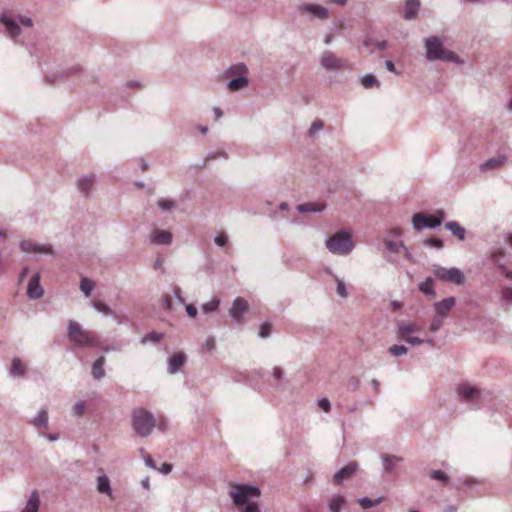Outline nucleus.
<instances>
[{"label":"nucleus","mask_w":512,"mask_h":512,"mask_svg":"<svg viewBox=\"0 0 512 512\" xmlns=\"http://www.w3.org/2000/svg\"><path fill=\"white\" fill-rule=\"evenodd\" d=\"M228 495L233 505L238 510H241L246 505L258 504L254 499H258L261 496V491L256 485L231 482L229 483Z\"/></svg>","instance_id":"1"},{"label":"nucleus","mask_w":512,"mask_h":512,"mask_svg":"<svg viewBox=\"0 0 512 512\" xmlns=\"http://www.w3.org/2000/svg\"><path fill=\"white\" fill-rule=\"evenodd\" d=\"M0 24L4 27V33L7 37H9L16 44H23L24 41L20 38L22 35V28L24 27H32L33 21L30 17L23 15H8L2 14L0 15Z\"/></svg>","instance_id":"2"},{"label":"nucleus","mask_w":512,"mask_h":512,"mask_svg":"<svg viewBox=\"0 0 512 512\" xmlns=\"http://www.w3.org/2000/svg\"><path fill=\"white\" fill-rule=\"evenodd\" d=\"M421 331V326L413 321L399 320L396 323V336L399 340L406 342L407 344L418 346L423 343H427L430 346H434L433 339H423L416 334Z\"/></svg>","instance_id":"3"},{"label":"nucleus","mask_w":512,"mask_h":512,"mask_svg":"<svg viewBox=\"0 0 512 512\" xmlns=\"http://www.w3.org/2000/svg\"><path fill=\"white\" fill-rule=\"evenodd\" d=\"M455 392L458 401L468 405L471 409H478L484 396L483 390L469 381L457 384Z\"/></svg>","instance_id":"4"},{"label":"nucleus","mask_w":512,"mask_h":512,"mask_svg":"<svg viewBox=\"0 0 512 512\" xmlns=\"http://www.w3.org/2000/svg\"><path fill=\"white\" fill-rule=\"evenodd\" d=\"M67 337L77 347H95L99 342L95 333L85 330L74 320L68 321Z\"/></svg>","instance_id":"5"},{"label":"nucleus","mask_w":512,"mask_h":512,"mask_svg":"<svg viewBox=\"0 0 512 512\" xmlns=\"http://www.w3.org/2000/svg\"><path fill=\"white\" fill-rule=\"evenodd\" d=\"M426 58L429 61L457 62L456 54L443 46L442 40L437 36H430L424 41Z\"/></svg>","instance_id":"6"},{"label":"nucleus","mask_w":512,"mask_h":512,"mask_svg":"<svg viewBox=\"0 0 512 512\" xmlns=\"http://www.w3.org/2000/svg\"><path fill=\"white\" fill-rule=\"evenodd\" d=\"M325 245L329 252L334 255L346 256L354 248L351 234L348 231H339L325 240Z\"/></svg>","instance_id":"7"},{"label":"nucleus","mask_w":512,"mask_h":512,"mask_svg":"<svg viewBox=\"0 0 512 512\" xmlns=\"http://www.w3.org/2000/svg\"><path fill=\"white\" fill-rule=\"evenodd\" d=\"M155 426L156 420L151 412L143 408H138L133 411L132 427L140 437L149 436Z\"/></svg>","instance_id":"8"},{"label":"nucleus","mask_w":512,"mask_h":512,"mask_svg":"<svg viewBox=\"0 0 512 512\" xmlns=\"http://www.w3.org/2000/svg\"><path fill=\"white\" fill-rule=\"evenodd\" d=\"M446 213L442 209H437L434 214L427 215L425 213H415L412 216V226L416 231H421L424 228L434 229L441 226Z\"/></svg>","instance_id":"9"},{"label":"nucleus","mask_w":512,"mask_h":512,"mask_svg":"<svg viewBox=\"0 0 512 512\" xmlns=\"http://www.w3.org/2000/svg\"><path fill=\"white\" fill-rule=\"evenodd\" d=\"M433 274L437 279L444 282H450L455 285H462L465 282L464 273L456 267L445 268L441 266H435Z\"/></svg>","instance_id":"10"},{"label":"nucleus","mask_w":512,"mask_h":512,"mask_svg":"<svg viewBox=\"0 0 512 512\" xmlns=\"http://www.w3.org/2000/svg\"><path fill=\"white\" fill-rule=\"evenodd\" d=\"M319 64L326 71H337L349 68V64L346 59L338 57L330 50H325L321 54Z\"/></svg>","instance_id":"11"},{"label":"nucleus","mask_w":512,"mask_h":512,"mask_svg":"<svg viewBox=\"0 0 512 512\" xmlns=\"http://www.w3.org/2000/svg\"><path fill=\"white\" fill-rule=\"evenodd\" d=\"M249 310V303L243 297H236L229 309V316L235 324H242L244 316Z\"/></svg>","instance_id":"12"},{"label":"nucleus","mask_w":512,"mask_h":512,"mask_svg":"<svg viewBox=\"0 0 512 512\" xmlns=\"http://www.w3.org/2000/svg\"><path fill=\"white\" fill-rule=\"evenodd\" d=\"M300 10L309 14L312 18H317L320 20L327 19L330 16L329 10L326 7L318 4L303 3L300 6Z\"/></svg>","instance_id":"13"},{"label":"nucleus","mask_w":512,"mask_h":512,"mask_svg":"<svg viewBox=\"0 0 512 512\" xmlns=\"http://www.w3.org/2000/svg\"><path fill=\"white\" fill-rule=\"evenodd\" d=\"M20 248L25 253H41V254H52L53 248L48 244H38L30 240H22L20 242Z\"/></svg>","instance_id":"14"},{"label":"nucleus","mask_w":512,"mask_h":512,"mask_svg":"<svg viewBox=\"0 0 512 512\" xmlns=\"http://www.w3.org/2000/svg\"><path fill=\"white\" fill-rule=\"evenodd\" d=\"M44 294V290L40 284V274L35 273L27 286V296L29 299L37 300L40 299Z\"/></svg>","instance_id":"15"},{"label":"nucleus","mask_w":512,"mask_h":512,"mask_svg":"<svg viewBox=\"0 0 512 512\" xmlns=\"http://www.w3.org/2000/svg\"><path fill=\"white\" fill-rule=\"evenodd\" d=\"M456 304V298L451 296L447 297L441 301H437L433 304L436 315L446 318L449 315V312Z\"/></svg>","instance_id":"16"},{"label":"nucleus","mask_w":512,"mask_h":512,"mask_svg":"<svg viewBox=\"0 0 512 512\" xmlns=\"http://www.w3.org/2000/svg\"><path fill=\"white\" fill-rule=\"evenodd\" d=\"M173 235L167 230L156 229L149 235V242L153 245H170Z\"/></svg>","instance_id":"17"},{"label":"nucleus","mask_w":512,"mask_h":512,"mask_svg":"<svg viewBox=\"0 0 512 512\" xmlns=\"http://www.w3.org/2000/svg\"><path fill=\"white\" fill-rule=\"evenodd\" d=\"M358 465L356 462H351L345 467L337 471L333 477V482L340 485L344 480L351 478L357 471Z\"/></svg>","instance_id":"18"},{"label":"nucleus","mask_w":512,"mask_h":512,"mask_svg":"<svg viewBox=\"0 0 512 512\" xmlns=\"http://www.w3.org/2000/svg\"><path fill=\"white\" fill-rule=\"evenodd\" d=\"M186 356L183 353H175L168 360L167 371L169 374H176L186 363Z\"/></svg>","instance_id":"19"},{"label":"nucleus","mask_w":512,"mask_h":512,"mask_svg":"<svg viewBox=\"0 0 512 512\" xmlns=\"http://www.w3.org/2000/svg\"><path fill=\"white\" fill-rule=\"evenodd\" d=\"M30 424L37 430L49 428V415L45 408H41L37 415L30 421Z\"/></svg>","instance_id":"20"},{"label":"nucleus","mask_w":512,"mask_h":512,"mask_svg":"<svg viewBox=\"0 0 512 512\" xmlns=\"http://www.w3.org/2000/svg\"><path fill=\"white\" fill-rule=\"evenodd\" d=\"M40 509V495L37 490H34L28 496L24 507L20 512H39Z\"/></svg>","instance_id":"21"},{"label":"nucleus","mask_w":512,"mask_h":512,"mask_svg":"<svg viewBox=\"0 0 512 512\" xmlns=\"http://www.w3.org/2000/svg\"><path fill=\"white\" fill-rule=\"evenodd\" d=\"M95 183H96V175L93 173H91L89 175L82 176L77 181L79 190L82 193H84L85 195H88L91 193Z\"/></svg>","instance_id":"22"},{"label":"nucleus","mask_w":512,"mask_h":512,"mask_svg":"<svg viewBox=\"0 0 512 512\" xmlns=\"http://www.w3.org/2000/svg\"><path fill=\"white\" fill-rule=\"evenodd\" d=\"M248 67L244 63L231 65L224 73L225 78L247 77Z\"/></svg>","instance_id":"23"},{"label":"nucleus","mask_w":512,"mask_h":512,"mask_svg":"<svg viewBox=\"0 0 512 512\" xmlns=\"http://www.w3.org/2000/svg\"><path fill=\"white\" fill-rule=\"evenodd\" d=\"M507 162V158L504 155H499L488 159L480 166L482 172H487L492 169H497L504 166Z\"/></svg>","instance_id":"24"},{"label":"nucleus","mask_w":512,"mask_h":512,"mask_svg":"<svg viewBox=\"0 0 512 512\" xmlns=\"http://www.w3.org/2000/svg\"><path fill=\"white\" fill-rule=\"evenodd\" d=\"M272 378L275 381L277 389L284 390L288 384V380L285 376V371L279 366H275L272 369Z\"/></svg>","instance_id":"25"},{"label":"nucleus","mask_w":512,"mask_h":512,"mask_svg":"<svg viewBox=\"0 0 512 512\" xmlns=\"http://www.w3.org/2000/svg\"><path fill=\"white\" fill-rule=\"evenodd\" d=\"M97 491L102 494H106L110 499H114L110 480L105 474L97 477Z\"/></svg>","instance_id":"26"},{"label":"nucleus","mask_w":512,"mask_h":512,"mask_svg":"<svg viewBox=\"0 0 512 512\" xmlns=\"http://www.w3.org/2000/svg\"><path fill=\"white\" fill-rule=\"evenodd\" d=\"M445 229L451 232L458 240L463 241L466 238V229L457 221H448L445 224Z\"/></svg>","instance_id":"27"},{"label":"nucleus","mask_w":512,"mask_h":512,"mask_svg":"<svg viewBox=\"0 0 512 512\" xmlns=\"http://www.w3.org/2000/svg\"><path fill=\"white\" fill-rule=\"evenodd\" d=\"M326 205L324 203H303L296 206V209L299 213H320L324 211Z\"/></svg>","instance_id":"28"},{"label":"nucleus","mask_w":512,"mask_h":512,"mask_svg":"<svg viewBox=\"0 0 512 512\" xmlns=\"http://www.w3.org/2000/svg\"><path fill=\"white\" fill-rule=\"evenodd\" d=\"M420 9V0H406L405 2V10H404V18L407 20H412L416 18Z\"/></svg>","instance_id":"29"},{"label":"nucleus","mask_w":512,"mask_h":512,"mask_svg":"<svg viewBox=\"0 0 512 512\" xmlns=\"http://www.w3.org/2000/svg\"><path fill=\"white\" fill-rule=\"evenodd\" d=\"M227 87L231 91H239L246 88L249 84L248 77L228 78Z\"/></svg>","instance_id":"30"},{"label":"nucleus","mask_w":512,"mask_h":512,"mask_svg":"<svg viewBox=\"0 0 512 512\" xmlns=\"http://www.w3.org/2000/svg\"><path fill=\"white\" fill-rule=\"evenodd\" d=\"M346 504V498L343 495H334L328 501L329 512H340Z\"/></svg>","instance_id":"31"},{"label":"nucleus","mask_w":512,"mask_h":512,"mask_svg":"<svg viewBox=\"0 0 512 512\" xmlns=\"http://www.w3.org/2000/svg\"><path fill=\"white\" fill-rule=\"evenodd\" d=\"M381 458H382L383 468L387 472L393 471L396 464L402 461L401 457H398L395 455L384 454V455H382Z\"/></svg>","instance_id":"32"},{"label":"nucleus","mask_w":512,"mask_h":512,"mask_svg":"<svg viewBox=\"0 0 512 512\" xmlns=\"http://www.w3.org/2000/svg\"><path fill=\"white\" fill-rule=\"evenodd\" d=\"M105 358L99 357L92 365V376L96 380H100L105 376L104 370Z\"/></svg>","instance_id":"33"},{"label":"nucleus","mask_w":512,"mask_h":512,"mask_svg":"<svg viewBox=\"0 0 512 512\" xmlns=\"http://www.w3.org/2000/svg\"><path fill=\"white\" fill-rule=\"evenodd\" d=\"M157 207L163 213H171L176 210L177 203L169 198H161L157 201Z\"/></svg>","instance_id":"34"},{"label":"nucleus","mask_w":512,"mask_h":512,"mask_svg":"<svg viewBox=\"0 0 512 512\" xmlns=\"http://www.w3.org/2000/svg\"><path fill=\"white\" fill-rule=\"evenodd\" d=\"M10 375L14 377H22L25 375L26 368L19 358H14L10 367Z\"/></svg>","instance_id":"35"},{"label":"nucleus","mask_w":512,"mask_h":512,"mask_svg":"<svg viewBox=\"0 0 512 512\" xmlns=\"http://www.w3.org/2000/svg\"><path fill=\"white\" fill-rule=\"evenodd\" d=\"M419 290L425 295L435 297L434 280L431 277L426 278L425 281L419 284Z\"/></svg>","instance_id":"36"},{"label":"nucleus","mask_w":512,"mask_h":512,"mask_svg":"<svg viewBox=\"0 0 512 512\" xmlns=\"http://www.w3.org/2000/svg\"><path fill=\"white\" fill-rule=\"evenodd\" d=\"M220 302H221L220 298L218 296H214V297H212V299L210 301H208L207 303H204L201 306V309L204 314L213 313L218 310Z\"/></svg>","instance_id":"37"},{"label":"nucleus","mask_w":512,"mask_h":512,"mask_svg":"<svg viewBox=\"0 0 512 512\" xmlns=\"http://www.w3.org/2000/svg\"><path fill=\"white\" fill-rule=\"evenodd\" d=\"M384 245L392 253H398L400 250H403L404 252L408 253V248L404 245L402 241L395 242L393 240L385 239Z\"/></svg>","instance_id":"38"},{"label":"nucleus","mask_w":512,"mask_h":512,"mask_svg":"<svg viewBox=\"0 0 512 512\" xmlns=\"http://www.w3.org/2000/svg\"><path fill=\"white\" fill-rule=\"evenodd\" d=\"M361 84L364 88H380L379 80L373 74H365L361 77Z\"/></svg>","instance_id":"39"},{"label":"nucleus","mask_w":512,"mask_h":512,"mask_svg":"<svg viewBox=\"0 0 512 512\" xmlns=\"http://www.w3.org/2000/svg\"><path fill=\"white\" fill-rule=\"evenodd\" d=\"M482 483H483V480H481V479H477L474 477H464V478H458L457 481L455 482V486H456V488H460L462 486L471 487V486L479 485Z\"/></svg>","instance_id":"40"},{"label":"nucleus","mask_w":512,"mask_h":512,"mask_svg":"<svg viewBox=\"0 0 512 512\" xmlns=\"http://www.w3.org/2000/svg\"><path fill=\"white\" fill-rule=\"evenodd\" d=\"M95 287L94 281L87 277H83L80 281V290L83 292V294L86 297H89L91 295V292L93 291Z\"/></svg>","instance_id":"41"},{"label":"nucleus","mask_w":512,"mask_h":512,"mask_svg":"<svg viewBox=\"0 0 512 512\" xmlns=\"http://www.w3.org/2000/svg\"><path fill=\"white\" fill-rule=\"evenodd\" d=\"M384 500L383 496H380L374 500L368 498V497H361L357 500V502L364 508L369 509L372 508L378 504H380Z\"/></svg>","instance_id":"42"},{"label":"nucleus","mask_w":512,"mask_h":512,"mask_svg":"<svg viewBox=\"0 0 512 512\" xmlns=\"http://www.w3.org/2000/svg\"><path fill=\"white\" fill-rule=\"evenodd\" d=\"M164 334L163 333H159V332H150L148 334H146L144 337H142L141 339V343L142 344H147L149 342L151 343H157L159 342L162 338H163Z\"/></svg>","instance_id":"43"},{"label":"nucleus","mask_w":512,"mask_h":512,"mask_svg":"<svg viewBox=\"0 0 512 512\" xmlns=\"http://www.w3.org/2000/svg\"><path fill=\"white\" fill-rule=\"evenodd\" d=\"M429 476L431 479L440 481L443 485L448 484L449 476L441 470H432Z\"/></svg>","instance_id":"44"},{"label":"nucleus","mask_w":512,"mask_h":512,"mask_svg":"<svg viewBox=\"0 0 512 512\" xmlns=\"http://www.w3.org/2000/svg\"><path fill=\"white\" fill-rule=\"evenodd\" d=\"M388 352L395 357H400L408 352V348L405 345H392L388 348Z\"/></svg>","instance_id":"45"},{"label":"nucleus","mask_w":512,"mask_h":512,"mask_svg":"<svg viewBox=\"0 0 512 512\" xmlns=\"http://www.w3.org/2000/svg\"><path fill=\"white\" fill-rule=\"evenodd\" d=\"M91 305H92V307H93L96 311H98V312H100V313H102V314H105V315H112V311H111L110 307H109V306H107V305H106L105 303H103V302H100V301H93Z\"/></svg>","instance_id":"46"},{"label":"nucleus","mask_w":512,"mask_h":512,"mask_svg":"<svg viewBox=\"0 0 512 512\" xmlns=\"http://www.w3.org/2000/svg\"><path fill=\"white\" fill-rule=\"evenodd\" d=\"M372 44L375 45V48L378 50H385L388 47L387 41H374L372 38H367L364 41V46L369 48Z\"/></svg>","instance_id":"47"},{"label":"nucleus","mask_w":512,"mask_h":512,"mask_svg":"<svg viewBox=\"0 0 512 512\" xmlns=\"http://www.w3.org/2000/svg\"><path fill=\"white\" fill-rule=\"evenodd\" d=\"M86 409V402L85 401H78L76 402L72 407L73 415L81 417L84 415Z\"/></svg>","instance_id":"48"},{"label":"nucleus","mask_w":512,"mask_h":512,"mask_svg":"<svg viewBox=\"0 0 512 512\" xmlns=\"http://www.w3.org/2000/svg\"><path fill=\"white\" fill-rule=\"evenodd\" d=\"M444 324V318L435 315L430 323V331L435 333L437 332Z\"/></svg>","instance_id":"49"},{"label":"nucleus","mask_w":512,"mask_h":512,"mask_svg":"<svg viewBox=\"0 0 512 512\" xmlns=\"http://www.w3.org/2000/svg\"><path fill=\"white\" fill-rule=\"evenodd\" d=\"M324 127V122L320 119H317L313 121L310 129H309V136L314 137L320 130H322Z\"/></svg>","instance_id":"50"},{"label":"nucleus","mask_w":512,"mask_h":512,"mask_svg":"<svg viewBox=\"0 0 512 512\" xmlns=\"http://www.w3.org/2000/svg\"><path fill=\"white\" fill-rule=\"evenodd\" d=\"M220 157L227 158V154L224 151H217L208 153L201 167H204L208 161L218 159Z\"/></svg>","instance_id":"51"},{"label":"nucleus","mask_w":512,"mask_h":512,"mask_svg":"<svg viewBox=\"0 0 512 512\" xmlns=\"http://www.w3.org/2000/svg\"><path fill=\"white\" fill-rule=\"evenodd\" d=\"M423 244L425 246L435 247V248H438V249H441L444 246V242L441 239L435 238V237H431V238L426 239L423 242Z\"/></svg>","instance_id":"52"},{"label":"nucleus","mask_w":512,"mask_h":512,"mask_svg":"<svg viewBox=\"0 0 512 512\" xmlns=\"http://www.w3.org/2000/svg\"><path fill=\"white\" fill-rule=\"evenodd\" d=\"M82 71L83 68L79 65L71 66L61 74V77H70L76 74H80Z\"/></svg>","instance_id":"53"},{"label":"nucleus","mask_w":512,"mask_h":512,"mask_svg":"<svg viewBox=\"0 0 512 512\" xmlns=\"http://www.w3.org/2000/svg\"><path fill=\"white\" fill-rule=\"evenodd\" d=\"M270 333H271V324L268 322L262 323L259 328V336L261 338H267L270 336Z\"/></svg>","instance_id":"54"},{"label":"nucleus","mask_w":512,"mask_h":512,"mask_svg":"<svg viewBox=\"0 0 512 512\" xmlns=\"http://www.w3.org/2000/svg\"><path fill=\"white\" fill-rule=\"evenodd\" d=\"M202 347L207 352H212L216 347L215 338L213 336H209L202 344Z\"/></svg>","instance_id":"55"},{"label":"nucleus","mask_w":512,"mask_h":512,"mask_svg":"<svg viewBox=\"0 0 512 512\" xmlns=\"http://www.w3.org/2000/svg\"><path fill=\"white\" fill-rule=\"evenodd\" d=\"M336 281H337V288H336L337 294L342 298H346L348 296V293H347V289H346L344 281L341 279H336Z\"/></svg>","instance_id":"56"},{"label":"nucleus","mask_w":512,"mask_h":512,"mask_svg":"<svg viewBox=\"0 0 512 512\" xmlns=\"http://www.w3.org/2000/svg\"><path fill=\"white\" fill-rule=\"evenodd\" d=\"M214 243L219 247H224L228 243V235L226 233H219L214 237Z\"/></svg>","instance_id":"57"},{"label":"nucleus","mask_w":512,"mask_h":512,"mask_svg":"<svg viewBox=\"0 0 512 512\" xmlns=\"http://www.w3.org/2000/svg\"><path fill=\"white\" fill-rule=\"evenodd\" d=\"M317 405L319 408H321L323 411H325L327 413L330 412V410H331V403H330L329 399H327V398L318 399Z\"/></svg>","instance_id":"58"},{"label":"nucleus","mask_w":512,"mask_h":512,"mask_svg":"<svg viewBox=\"0 0 512 512\" xmlns=\"http://www.w3.org/2000/svg\"><path fill=\"white\" fill-rule=\"evenodd\" d=\"M173 296L174 298L177 300V302L181 305H185V300L184 298L182 297V290L180 287L178 286H175L173 288Z\"/></svg>","instance_id":"59"},{"label":"nucleus","mask_w":512,"mask_h":512,"mask_svg":"<svg viewBox=\"0 0 512 512\" xmlns=\"http://www.w3.org/2000/svg\"><path fill=\"white\" fill-rule=\"evenodd\" d=\"M186 313L189 317L195 318L198 315V310L193 304H185Z\"/></svg>","instance_id":"60"},{"label":"nucleus","mask_w":512,"mask_h":512,"mask_svg":"<svg viewBox=\"0 0 512 512\" xmlns=\"http://www.w3.org/2000/svg\"><path fill=\"white\" fill-rule=\"evenodd\" d=\"M348 386L353 390L356 391L360 387V379L358 377H350L348 379Z\"/></svg>","instance_id":"61"},{"label":"nucleus","mask_w":512,"mask_h":512,"mask_svg":"<svg viewBox=\"0 0 512 512\" xmlns=\"http://www.w3.org/2000/svg\"><path fill=\"white\" fill-rule=\"evenodd\" d=\"M144 463L150 469H153V470L157 469L153 458L149 454H145V456H144Z\"/></svg>","instance_id":"62"},{"label":"nucleus","mask_w":512,"mask_h":512,"mask_svg":"<svg viewBox=\"0 0 512 512\" xmlns=\"http://www.w3.org/2000/svg\"><path fill=\"white\" fill-rule=\"evenodd\" d=\"M241 512H260L259 504H250L246 505L243 509L240 510Z\"/></svg>","instance_id":"63"},{"label":"nucleus","mask_w":512,"mask_h":512,"mask_svg":"<svg viewBox=\"0 0 512 512\" xmlns=\"http://www.w3.org/2000/svg\"><path fill=\"white\" fill-rule=\"evenodd\" d=\"M503 298L512 303V288L506 287L502 291Z\"/></svg>","instance_id":"64"}]
</instances>
